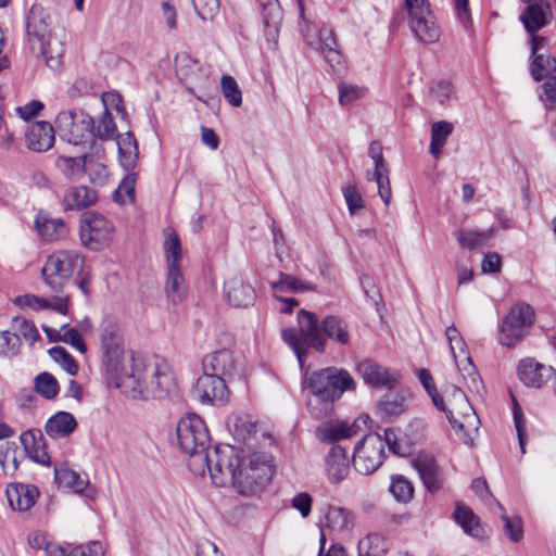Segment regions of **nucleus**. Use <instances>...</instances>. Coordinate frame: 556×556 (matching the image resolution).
Returning <instances> with one entry per match:
<instances>
[{
    "mask_svg": "<svg viewBox=\"0 0 556 556\" xmlns=\"http://www.w3.org/2000/svg\"><path fill=\"white\" fill-rule=\"evenodd\" d=\"M62 556H102L103 548L100 542L93 541L87 545H75L68 551L66 547H59Z\"/></svg>",
    "mask_w": 556,
    "mask_h": 556,
    "instance_id": "58",
    "label": "nucleus"
},
{
    "mask_svg": "<svg viewBox=\"0 0 556 556\" xmlns=\"http://www.w3.org/2000/svg\"><path fill=\"white\" fill-rule=\"evenodd\" d=\"M384 444L382 437L368 433L355 445L353 466L362 475H371L382 464Z\"/></svg>",
    "mask_w": 556,
    "mask_h": 556,
    "instance_id": "13",
    "label": "nucleus"
},
{
    "mask_svg": "<svg viewBox=\"0 0 556 556\" xmlns=\"http://www.w3.org/2000/svg\"><path fill=\"white\" fill-rule=\"evenodd\" d=\"M428 395L431 397L437 409L446 414L450 424L455 429L462 441L466 445L472 446L480 426V419L472 406L469 404L464 392L459 389H455L454 394V396L460 401L463 408L459 419L454 416V412L452 409L446 407L444 400L438 393V390H434V392H431Z\"/></svg>",
    "mask_w": 556,
    "mask_h": 556,
    "instance_id": "9",
    "label": "nucleus"
},
{
    "mask_svg": "<svg viewBox=\"0 0 556 556\" xmlns=\"http://www.w3.org/2000/svg\"><path fill=\"white\" fill-rule=\"evenodd\" d=\"M519 379L525 386L541 389L555 375L554 368L533 358L521 359L517 367Z\"/></svg>",
    "mask_w": 556,
    "mask_h": 556,
    "instance_id": "20",
    "label": "nucleus"
},
{
    "mask_svg": "<svg viewBox=\"0 0 556 556\" xmlns=\"http://www.w3.org/2000/svg\"><path fill=\"white\" fill-rule=\"evenodd\" d=\"M281 337L294 352L301 368L309 349L320 353L326 348V339L321 333L317 315L306 309H300L298 313V328L283 329Z\"/></svg>",
    "mask_w": 556,
    "mask_h": 556,
    "instance_id": "2",
    "label": "nucleus"
},
{
    "mask_svg": "<svg viewBox=\"0 0 556 556\" xmlns=\"http://www.w3.org/2000/svg\"><path fill=\"white\" fill-rule=\"evenodd\" d=\"M21 339L12 330L0 332V357L12 358L20 353Z\"/></svg>",
    "mask_w": 556,
    "mask_h": 556,
    "instance_id": "52",
    "label": "nucleus"
},
{
    "mask_svg": "<svg viewBox=\"0 0 556 556\" xmlns=\"http://www.w3.org/2000/svg\"><path fill=\"white\" fill-rule=\"evenodd\" d=\"M97 200L96 190L86 186H74L64 192L62 206L65 211H80L93 205Z\"/></svg>",
    "mask_w": 556,
    "mask_h": 556,
    "instance_id": "28",
    "label": "nucleus"
},
{
    "mask_svg": "<svg viewBox=\"0 0 556 556\" xmlns=\"http://www.w3.org/2000/svg\"><path fill=\"white\" fill-rule=\"evenodd\" d=\"M15 450L14 443H8L5 450H0V466L5 475H12L17 469Z\"/></svg>",
    "mask_w": 556,
    "mask_h": 556,
    "instance_id": "62",
    "label": "nucleus"
},
{
    "mask_svg": "<svg viewBox=\"0 0 556 556\" xmlns=\"http://www.w3.org/2000/svg\"><path fill=\"white\" fill-rule=\"evenodd\" d=\"M321 333L341 345H348L351 340L348 324L336 315H327L320 323Z\"/></svg>",
    "mask_w": 556,
    "mask_h": 556,
    "instance_id": "35",
    "label": "nucleus"
},
{
    "mask_svg": "<svg viewBox=\"0 0 556 556\" xmlns=\"http://www.w3.org/2000/svg\"><path fill=\"white\" fill-rule=\"evenodd\" d=\"M370 417L366 414L359 415L352 424L348 421H336L317 429V435L321 441L336 442L357 435L368 429Z\"/></svg>",
    "mask_w": 556,
    "mask_h": 556,
    "instance_id": "16",
    "label": "nucleus"
},
{
    "mask_svg": "<svg viewBox=\"0 0 556 556\" xmlns=\"http://www.w3.org/2000/svg\"><path fill=\"white\" fill-rule=\"evenodd\" d=\"M428 422L425 418H413L406 427V435L412 442H418L425 438Z\"/></svg>",
    "mask_w": 556,
    "mask_h": 556,
    "instance_id": "64",
    "label": "nucleus"
},
{
    "mask_svg": "<svg viewBox=\"0 0 556 556\" xmlns=\"http://www.w3.org/2000/svg\"><path fill=\"white\" fill-rule=\"evenodd\" d=\"M99 340L105 372L113 380L127 366L124 359V339L118 323L112 317L102 319Z\"/></svg>",
    "mask_w": 556,
    "mask_h": 556,
    "instance_id": "8",
    "label": "nucleus"
},
{
    "mask_svg": "<svg viewBox=\"0 0 556 556\" xmlns=\"http://www.w3.org/2000/svg\"><path fill=\"white\" fill-rule=\"evenodd\" d=\"M526 2L528 5L520 15V21L526 31L532 35L552 21V10L547 0H530Z\"/></svg>",
    "mask_w": 556,
    "mask_h": 556,
    "instance_id": "21",
    "label": "nucleus"
},
{
    "mask_svg": "<svg viewBox=\"0 0 556 556\" xmlns=\"http://www.w3.org/2000/svg\"><path fill=\"white\" fill-rule=\"evenodd\" d=\"M445 336L448 341L451 353L454 358L460 357V355H465L468 353L466 343L454 325L446 328Z\"/></svg>",
    "mask_w": 556,
    "mask_h": 556,
    "instance_id": "59",
    "label": "nucleus"
},
{
    "mask_svg": "<svg viewBox=\"0 0 556 556\" xmlns=\"http://www.w3.org/2000/svg\"><path fill=\"white\" fill-rule=\"evenodd\" d=\"M136 179L137 175L135 173H128L123 178L117 189L113 193V199L115 202L124 204L127 201L130 203L135 201Z\"/></svg>",
    "mask_w": 556,
    "mask_h": 556,
    "instance_id": "50",
    "label": "nucleus"
},
{
    "mask_svg": "<svg viewBox=\"0 0 556 556\" xmlns=\"http://www.w3.org/2000/svg\"><path fill=\"white\" fill-rule=\"evenodd\" d=\"M224 293L228 303L233 307H248L256 299L254 288L241 276H233L225 281Z\"/></svg>",
    "mask_w": 556,
    "mask_h": 556,
    "instance_id": "22",
    "label": "nucleus"
},
{
    "mask_svg": "<svg viewBox=\"0 0 556 556\" xmlns=\"http://www.w3.org/2000/svg\"><path fill=\"white\" fill-rule=\"evenodd\" d=\"M343 195L351 215L356 214L364 206L363 198L355 185L343 188Z\"/></svg>",
    "mask_w": 556,
    "mask_h": 556,
    "instance_id": "63",
    "label": "nucleus"
},
{
    "mask_svg": "<svg viewBox=\"0 0 556 556\" xmlns=\"http://www.w3.org/2000/svg\"><path fill=\"white\" fill-rule=\"evenodd\" d=\"M77 428V421L71 413L58 412L51 416L45 426L46 433L52 438H67Z\"/></svg>",
    "mask_w": 556,
    "mask_h": 556,
    "instance_id": "31",
    "label": "nucleus"
},
{
    "mask_svg": "<svg viewBox=\"0 0 556 556\" xmlns=\"http://www.w3.org/2000/svg\"><path fill=\"white\" fill-rule=\"evenodd\" d=\"M203 372L217 375L220 378L230 377L236 371V361L230 350L215 351L203 358Z\"/></svg>",
    "mask_w": 556,
    "mask_h": 556,
    "instance_id": "24",
    "label": "nucleus"
},
{
    "mask_svg": "<svg viewBox=\"0 0 556 556\" xmlns=\"http://www.w3.org/2000/svg\"><path fill=\"white\" fill-rule=\"evenodd\" d=\"M54 127L49 122H36L25 132L26 147L34 152H46L54 144Z\"/></svg>",
    "mask_w": 556,
    "mask_h": 556,
    "instance_id": "23",
    "label": "nucleus"
},
{
    "mask_svg": "<svg viewBox=\"0 0 556 556\" xmlns=\"http://www.w3.org/2000/svg\"><path fill=\"white\" fill-rule=\"evenodd\" d=\"M378 408L388 417H397L407 408V397L401 392H389L382 396Z\"/></svg>",
    "mask_w": 556,
    "mask_h": 556,
    "instance_id": "42",
    "label": "nucleus"
},
{
    "mask_svg": "<svg viewBox=\"0 0 556 556\" xmlns=\"http://www.w3.org/2000/svg\"><path fill=\"white\" fill-rule=\"evenodd\" d=\"M388 548V541L379 533L367 534L357 545L359 556H382Z\"/></svg>",
    "mask_w": 556,
    "mask_h": 556,
    "instance_id": "44",
    "label": "nucleus"
},
{
    "mask_svg": "<svg viewBox=\"0 0 556 556\" xmlns=\"http://www.w3.org/2000/svg\"><path fill=\"white\" fill-rule=\"evenodd\" d=\"M404 4L408 12L409 26L414 35L439 31L440 28L430 10L428 0H405Z\"/></svg>",
    "mask_w": 556,
    "mask_h": 556,
    "instance_id": "15",
    "label": "nucleus"
},
{
    "mask_svg": "<svg viewBox=\"0 0 556 556\" xmlns=\"http://www.w3.org/2000/svg\"><path fill=\"white\" fill-rule=\"evenodd\" d=\"M238 471L232 480L233 488L241 495H251L270 482L275 473L273 457L267 453L242 454Z\"/></svg>",
    "mask_w": 556,
    "mask_h": 556,
    "instance_id": "4",
    "label": "nucleus"
},
{
    "mask_svg": "<svg viewBox=\"0 0 556 556\" xmlns=\"http://www.w3.org/2000/svg\"><path fill=\"white\" fill-rule=\"evenodd\" d=\"M556 70V59L551 55L544 58L542 61H532L530 65V73L534 80L539 81L545 76L549 75Z\"/></svg>",
    "mask_w": 556,
    "mask_h": 556,
    "instance_id": "60",
    "label": "nucleus"
},
{
    "mask_svg": "<svg viewBox=\"0 0 556 556\" xmlns=\"http://www.w3.org/2000/svg\"><path fill=\"white\" fill-rule=\"evenodd\" d=\"M357 371L365 383L379 389H392L400 379L397 371H391L370 359L358 363Z\"/></svg>",
    "mask_w": 556,
    "mask_h": 556,
    "instance_id": "19",
    "label": "nucleus"
},
{
    "mask_svg": "<svg viewBox=\"0 0 556 556\" xmlns=\"http://www.w3.org/2000/svg\"><path fill=\"white\" fill-rule=\"evenodd\" d=\"M89 181L93 185L103 186L109 176L106 165L93 154L87 153L86 156V172Z\"/></svg>",
    "mask_w": 556,
    "mask_h": 556,
    "instance_id": "47",
    "label": "nucleus"
},
{
    "mask_svg": "<svg viewBox=\"0 0 556 556\" xmlns=\"http://www.w3.org/2000/svg\"><path fill=\"white\" fill-rule=\"evenodd\" d=\"M227 427L239 441L247 440L256 428L255 422L248 415H231L227 419Z\"/></svg>",
    "mask_w": 556,
    "mask_h": 556,
    "instance_id": "45",
    "label": "nucleus"
},
{
    "mask_svg": "<svg viewBox=\"0 0 556 556\" xmlns=\"http://www.w3.org/2000/svg\"><path fill=\"white\" fill-rule=\"evenodd\" d=\"M453 131V124L440 121L435 122L431 126V142H430V153L434 157H439L441 154L442 148L445 146L447 137Z\"/></svg>",
    "mask_w": 556,
    "mask_h": 556,
    "instance_id": "46",
    "label": "nucleus"
},
{
    "mask_svg": "<svg viewBox=\"0 0 556 556\" xmlns=\"http://www.w3.org/2000/svg\"><path fill=\"white\" fill-rule=\"evenodd\" d=\"M194 396L204 404L223 403L227 399L225 379L217 375L205 374L198 378L193 388Z\"/></svg>",
    "mask_w": 556,
    "mask_h": 556,
    "instance_id": "17",
    "label": "nucleus"
},
{
    "mask_svg": "<svg viewBox=\"0 0 556 556\" xmlns=\"http://www.w3.org/2000/svg\"><path fill=\"white\" fill-rule=\"evenodd\" d=\"M21 443L26 454L40 465H49L50 456L47 452L46 440L39 429L27 430L21 434Z\"/></svg>",
    "mask_w": 556,
    "mask_h": 556,
    "instance_id": "27",
    "label": "nucleus"
},
{
    "mask_svg": "<svg viewBox=\"0 0 556 556\" xmlns=\"http://www.w3.org/2000/svg\"><path fill=\"white\" fill-rule=\"evenodd\" d=\"M86 156L84 153L79 156L60 155L55 159V168L68 180H79L86 172Z\"/></svg>",
    "mask_w": 556,
    "mask_h": 556,
    "instance_id": "36",
    "label": "nucleus"
},
{
    "mask_svg": "<svg viewBox=\"0 0 556 556\" xmlns=\"http://www.w3.org/2000/svg\"><path fill=\"white\" fill-rule=\"evenodd\" d=\"M37 39L47 65L52 70L58 68L64 54L61 37H37Z\"/></svg>",
    "mask_w": 556,
    "mask_h": 556,
    "instance_id": "40",
    "label": "nucleus"
},
{
    "mask_svg": "<svg viewBox=\"0 0 556 556\" xmlns=\"http://www.w3.org/2000/svg\"><path fill=\"white\" fill-rule=\"evenodd\" d=\"M49 354L51 358L60 364L70 375L74 376L77 374L78 365L76 361L63 346L56 345L51 348Z\"/></svg>",
    "mask_w": 556,
    "mask_h": 556,
    "instance_id": "55",
    "label": "nucleus"
},
{
    "mask_svg": "<svg viewBox=\"0 0 556 556\" xmlns=\"http://www.w3.org/2000/svg\"><path fill=\"white\" fill-rule=\"evenodd\" d=\"M56 130L64 141L83 148L91 147L96 139L93 118L85 111H62L55 118Z\"/></svg>",
    "mask_w": 556,
    "mask_h": 556,
    "instance_id": "7",
    "label": "nucleus"
},
{
    "mask_svg": "<svg viewBox=\"0 0 556 556\" xmlns=\"http://www.w3.org/2000/svg\"><path fill=\"white\" fill-rule=\"evenodd\" d=\"M453 516L466 534L476 539L486 536L485 530L480 523V518L469 507L457 504Z\"/></svg>",
    "mask_w": 556,
    "mask_h": 556,
    "instance_id": "32",
    "label": "nucleus"
},
{
    "mask_svg": "<svg viewBox=\"0 0 556 556\" xmlns=\"http://www.w3.org/2000/svg\"><path fill=\"white\" fill-rule=\"evenodd\" d=\"M454 361L468 389L480 394L484 389L483 382L469 354L460 355Z\"/></svg>",
    "mask_w": 556,
    "mask_h": 556,
    "instance_id": "38",
    "label": "nucleus"
},
{
    "mask_svg": "<svg viewBox=\"0 0 556 556\" xmlns=\"http://www.w3.org/2000/svg\"><path fill=\"white\" fill-rule=\"evenodd\" d=\"M47 31V15L41 9H33L27 16L26 35H46Z\"/></svg>",
    "mask_w": 556,
    "mask_h": 556,
    "instance_id": "57",
    "label": "nucleus"
},
{
    "mask_svg": "<svg viewBox=\"0 0 556 556\" xmlns=\"http://www.w3.org/2000/svg\"><path fill=\"white\" fill-rule=\"evenodd\" d=\"M117 136L114 118L108 109H105L99 117L98 126L96 127V138L110 140L115 139Z\"/></svg>",
    "mask_w": 556,
    "mask_h": 556,
    "instance_id": "56",
    "label": "nucleus"
},
{
    "mask_svg": "<svg viewBox=\"0 0 556 556\" xmlns=\"http://www.w3.org/2000/svg\"><path fill=\"white\" fill-rule=\"evenodd\" d=\"M307 41L308 46H312L315 49H320L321 53L326 62L333 68L339 70L338 67L342 63V54L337 49V40L336 37H308Z\"/></svg>",
    "mask_w": 556,
    "mask_h": 556,
    "instance_id": "39",
    "label": "nucleus"
},
{
    "mask_svg": "<svg viewBox=\"0 0 556 556\" xmlns=\"http://www.w3.org/2000/svg\"><path fill=\"white\" fill-rule=\"evenodd\" d=\"M35 390L47 400L54 399L60 390L58 380L49 372H41L35 378Z\"/></svg>",
    "mask_w": 556,
    "mask_h": 556,
    "instance_id": "49",
    "label": "nucleus"
},
{
    "mask_svg": "<svg viewBox=\"0 0 556 556\" xmlns=\"http://www.w3.org/2000/svg\"><path fill=\"white\" fill-rule=\"evenodd\" d=\"M390 492L394 498L402 503H407L414 493L413 483L404 476H393L390 484Z\"/></svg>",
    "mask_w": 556,
    "mask_h": 556,
    "instance_id": "53",
    "label": "nucleus"
},
{
    "mask_svg": "<svg viewBox=\"0 0 556 556\" xmlns=\"http://www.w3.org/2000/svg\"><path fill=\"white\" fill-rule=\"evenodd\" d=\"M114 226L103 215L87 211L79 220L81 244L90 250H101L113 239Z\"/></svg>",
    "mask_w": 556,
    "mask_h": 556,
    "instance_id": "12",
    "label": "nucleus"
},
{
    "mask_svg": "<svg viewBox=\"0 0 556 556\" xmlns=\"http://www.w3.org/2000/svg\"><path fill=\"white\" fill-rule=\"evenodd\" d=\"M495 504L500 510L501 519L504 522L503 530L505 535L511 541V542H519L523 536V530H522V520L518 516L508 517L505 514L504 507L495 501Z\"/></svg>",
    "mask_w": 556,
    "mask_h": 556,
    "instance_id": "48",
    "label": "nucleus"
},
{
    "mask_svg": "<svg viewBox=\"0 0 556 556\" xmlns=\"http://www.w3.org/2000/svg\"><path fill=\"white\" fill-rule=\"evenodd\" d=\"M303 386L316 401L324 403L326 413L344 391L355 388V382L345 369L327 367L312 374L306 371Z\"/></svg>",
    "mask_w": 556,
    "mask_h": 556,
    "instance_id": "3",
    "label": "nucleus"
},
{
    "mask_svg": "<svg viewBox=\"0 0 556 556\" xmlns=\"http://www.w3.org/2000/svg\"><path fill=\"white\" fill-rule=\"evenodd\" d=\"M210 460L201 462L206 466L211 478L216 485H225L227 480L232 482L237 471L238 462H241L242 455H239L233 446H216L211 453Z\"/></svg>",
    "mask_w": 556,
    "mask_h": 556,
    "instance_id": "14",
    "label": "nucleus"
},
{
    "mask_svg": "<svg viewBox=\"0 0 556 556\" xmlns=\"http://www.w3.org/2000/svg\"><path fill=\"white\" fill-rule=\"evenodd\" d=\"M164 248L167 262V278L165 283V293L167 299L172 303L177 304L185 299L187 292V286L185 282L182 271L180 269L182 250L178 236H168L165 240Z\"/></svg>",
    "mask_w": 556,
    "mask_h": 556,
    "instance_id": "10",
    "label": "nucleus"
},
{
    "mask_svg": "<svg viewBox=\"0 0 556 556\" xmlns=\"http://www.w3.org/2000/svg\"><path fill=\"white\" fill-rule=\"evenodd\" d=\"M85 257L75 250H59L48 256L42 268L46 285L54 292H62L75 273L83 270Z\"/></svg>",
    "mask_w": 556,
    "mask_h": 556,
    "instance_id": "5",
    "label": "nucleus"
},
{
    "mask_svg": "<svg viewBox=\"0 0 556 556\" xmlns=\"http://www.w3.org/2000/svg\"><path fill=\"white\" fill-rule=\"evenodd\" d=\"M180 450L201 462L210 460L208 446L211 437L204 420L197 414L181 417L176 428Z\"/></svg>",
    "mask_w": 556,
    "mask_h": 556,
    "instance_id": "6",
    "label": "nucleus"
},
{
    "mask_svg": "<svg viewBox=\"0 0 556 556\" xmlns=\"http://www.w3.org/2000/svg\"><path fill=\"white\" fill-rule=\"evenodd\" d=\"M112 381L134 400L164 399L175 386L165 362L157 358L146 359L134 354L125 369Z\"/></svg>",
    "mask_w": 556,
    "mask_h": 556,
    "instance_id": "1",
    "label": "nucleus"
},
{
    "mask_svg": "<svg viewBox=\"0 0 556 556\" xmlns=\"http://www.w3.org/2000/svg\"><path fill=\"white\" fill-rule=\"evenodd\" d=\"M354 526L353 513L344 507L328 505L325 508L324 519L320 521V533L324 529L336 532L351 531Z\"/></svg>",
    "mask_w": 556,
    "mask_h": 556,
    "instance_id": "25",
    "label": "nucleus"
},
{
    "mask_svg": "<svg viewBox=\"0 0 556 556\" xmlns=\"http://www.w3.org/2000/svg\"><path fill=\"white\" fill-rule=\"evenodd\" d=\"M366 94V89L351 84L339 85V102L342 105H348L355 100L362 99Z\"/></svg>",
    "mask_w": 556,
    "mask_h": 556,
    "instance_id": "61",
    "label": "nucleus"
},
{
    "mask_svg": "<svg viewBox=\"0 0 556 556\" xmlns=\"http://www.w3.org/2000/svg\"><path fill=\"white\" fill-rule=\"evenodd\" d=\"M220 88L224 98L235 108L242 104V92L232 76L223 75L220 79Z\"/></svg>",
    "mask_w": 556,
    "mask_h": 556,
    "instance_id": "54",
    "label": "nucleus"
},
{
    "mask_svg": "<svg viewBox=\"0 0 556 556\" xmlns=\"http://www.w3.org/2000/svg\"><path fill=\"white\" fill-rule=\"evenodd\" d=\"M495 229L485 230L462 229L454 233L455 239L463 249L476 250L485 247L494 237Z\"/></svg>",
    "mask_w": 556,
    "mask_h": 556,
    "instance_id": "37",
    "label": "nucleus"
},
{
    "mask_svg": "<svg viewBox=\"0 0 556 556\" xmlns=\"http://www.w3.org/2000/svg\"><path fill=\"white\" fill-rule=\"evenodd\" d=\"M326 471L329 481L333 484L341 482L350 471V462L345 450L341 445H333L326 458Z\"/></svg>",
    "mask_w": 556,
    "mask_h": 556,
    "instance_id": "26",
    "label": "nucleus"
},
{
    "mask_svg": "<svg viewBox=\"0 0 556 556\" xmlns=\"http://www.w3.org/2000/svg\"><path fill=\"white\" fill-rule=\"evenodd\" d=\"M271 289L275 296L278 298V294L283 292L302 293L313 291L315 287L313 283L302 281L292 275L279 273V279L271 282Z\"/></svg>",
    "mask_w": 556,
    "mask_h": 556,
    "instance_id": "41",
    "label": "nucleus"
},
{
    "mask_svg": "<svg viewBox=\"0 0 556 556\" xmlns=\"http://www.w3.org/2000/svg\"><path fill=\"white\" fill-rule=\"evenodd\" d=\"M534 321V311L526 303L514 305L500 328L501 344L513 348L526 338Z\"/></svg>",
    "mask_w": 556,
    "mask_h": 556,
    "instance_id": "11",
    "label": "nucleus"
},
{
    "mask_svg": "<svg viewBox=\"0 0 556 556\" xmlns=\"http://www.w3.org/2000/svg\"><path fill=\"white\" fill-rule=\"evenodd\" d=\"M265 35H278L283 12L278 0H256Z\"/></svg>",
    "mask_w": 556,
    "mask_h": 556,
    "instance_id": "30",
    "label": "nucleus"
},
{
    "mask_svg": "<svg viewBox=\"0 0 556 556\" xmlns=\"http://www.w3.org/2000/svg\"><path fill=\"white\" fill-rule=\"evenodd\" d=\"M11 330L20 337L22 336L30 344L40 338L35 324L25 317L15 316L12 318Z\"/></svg>",
    "mask_w": 556,
    "mask_h": 556,
    "instance_id": "51",
    "label": "nucleus"
},
{
    "mask_svg": "<svg viewBox=\"0 0 556 556\" xmlns=\"http://www.w3.org/2000/svg\"><path fill=\"white\" fill-rule=\"evenodd\" d=\"M119 162L123 168L130 172L135 168L139 155L138 144L131 131L118 135L116 138Z\"/></svg>",
    "mask_w": 556,
    "mask_h": 556,
    "instance_id": "34",
    "label": "nucleus"
},
{
    "mask_svg": "<svg viewBox=\"0 0 556 556\" xmlns=\"http://www.w3.org/2000/svg\"><path fill=\"white\" fill-rule=\"evenodd\" d=\"M35 227L40 237L48 241H56L66 235V225L62 218H52L43 213L35 217Z\"/></svg>",
    "mask_w": 556,
    "mask_h": 556,
    "instance_id": "33",
    "label": "nucleus"
},
{
    "mask_svg": "<svg viewBox=\"0 0 556 556\" xmlns=\"http://www.w3.org/2000/svg\"><path fill=\"white\" fill-rule=\"evenodd\" d=\"M425 488L434 493L443 486L444 477L435 458L429 453H419L412 460Z\"/></svg>",
    "mask_w": 556,
    "mask_h": 556,
    "instance_id": "18",
    "label": "nucleus"
},
{
    "mask_svg": "<svg viewBox=\"0 0 556 556\" xmlns=\"http://www.w3.org/2000/svg\"><path fill=\"white\" fill-rule=\"evenodd\" d=\"M55 481L60 486L68 488L77 493H81L88 485V480L85 477L66 466L55 469Z\"/></svg>",
    "mask_w": 556,
    "mask_h": 556,
    "instance_id": "43",
    "label": "nucleus"
},
{
    "mask_svg": "<svg viewBox=\"0 0 556 556\" xmlns=\"http://www.w3.org/2000/svg\"><path fill=\"white\" fill-rule=\"evenodd\" d=\"M39 492L35 485L17 483L7 489L10 506L18 511H26L35 505Z\"/></svg>",
    "mask_w": 556,
    "mask_h": 556,
    "instance_id": "29",
    "label": "nucleus"
}]
</instances>
